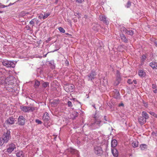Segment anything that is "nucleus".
Listing matches in <instances>:
<instances>
[{"mask_svg": "<svg viewBox=\"0 0 157 157\" xmlns=\"http://www.w3.org/2000/svg\"><path fill=\"white\" fill-rule=\"evenodd\" d=\"M96 75V73L95 71H92L90 74L88 75L89 77L90 78H94L95 76Z\"/></svg>", "mask_w": 157, "mask_h": 157, "instance_id": "obj_22", "label": "nucleus"}, {"mask_svg": "<svg viewBox=\"0 0 157 157\" xmlns=\"http://www.w3.org/2000/svg\"><path fill=\"white\" fill-rule=\"evenodd\" d=\"M3 140L5 143H7L11 138L10 132L9 130H7L6 132L3 135Z\"/></svg>", "mask_w": 157, "mask_h": 157, "instance_id": "obj_3", "label": "nucleus"}, {"mask_svg": "<svg viewBox=\"0 0 157 157\" xmlns=\"http://www.w3.org/2000/svg\"><path fill=\"white\" fill-rule=\"evenodd\" d=\"M57 50H55L54 51H57Z\"/></svg>", "mask_w": 157, "mask_h": 157, "instance_id": "obj_59", "label": "nucleus"}, {"mask_svg": "<svg viewBox=\"0 0 157 157\" xmlns=\"http://www.w3.org/2000/svg\"><path fill=\"white\" fill-rule=\"evenodd\" d=\"M94 106V107L95 109V106H94H94Z\"/></svg>", "mask_w": 157, "mask_h": 157, "instance_id": "obj_55", "label": "nucleus"}, {"mask_svg": "<svg viewBox=\"0 0 157 157\" xmlns=\"http://www.w3.org/2000/svg\"><path fill=\"white\" fill-rule=\"evenodd\" d=\"M49 117L48 116V114L47 113H45L42 117V119L45 121H49Z\"/></svg>", "mask_w": 157, "mask_h": 157, "instance_id": "obj_15", "label": "nucleus"}, {"mask_svg": "<svg viewBox=\"0 0 157 157\" xmlns=\"http://www.w3.org/2000/svg\"><path fill=\"white\" fill-rule=\"evenodd\" d=\"M146 58V56L144 55H142L141 57V61L142 62H144Z\"/></svg>", "mask_w": 157, "mask_h": 157, "instance_id": "obj_35", "label": "nucleus"}, {"mask_svg": "<svg viewBox=\"0 0 157 157\" xmlns=\"http://www.w3.org/2000/svg\"><path fill=\"white\" fill-rule=\"evenodd\" d=\"M147 106V104H146L145 105V106Z\"/></svg>", "mask_w": 157, "mask_h": 157, "instance_id": "obj_53", "label": "nucleus"}, {"mask_svg": "<svg viewBox=\"0 0 157 157\" xmlns=\"http://www.w3.org/2000/svg\"><path fill=\"white\" fill-rule=\"evenodd\" d=\"M21 110L24 112H29V106H24L21 107Z\"/></svg>", "mask_w": 157, "mask_h": 157, "instance_id": "obj_19", "label": "nucleus"}, {"mask_svg": "<svg viewBox=\"0 0 157 157\" xmlns=\"http://www.w3.org/2000/svg\"><path fill=\"white\" fill-rule=\"evenodd\" d=\"M6 71L4 68H0V78H3L5 75Z\"/></svg>", "mask_w": 157, "mask_h": 157, "instance_id": "obj_13", "label": "nucleus"}, {"mask_svg": "<svg viewBox=\"0 0 157 157\" xmlns=\"http://www.w3.org/2000/svg\"><path fill=\"white\" fill-rule=\"evenodd\" d=\"M50 14L49 13L45 14L43 17V19H45L46 18H47L49 15Z\"/></svg>", "mask_w": 157, "mask_h": 157, "instance_id": "obj_31", "label": "nucleus"}, {"mask_svg": "<svg viewBox=\"0 0 157 157\" xmlns=\"http://www.w3.org/2000/svg\"><path fill=\"white\" fill-rule=\"evenodd\" d=\"M133 82L135 84H136L137 81L136 80H134L133 81Z\"/></svg>", "mask_w": 157, "mask_h": 157, "instance_id": "obj_49", "label": "nucleus"}, {"mask_svg": "<svg viewBox=\"0 0 157 157\" xmlns=\"http://www.w3.org/2000/svg\"><path fill=\"white\" fill-rule=\"evenodd\" d=\"M7 6H5L4 5H1L0 7L3 8L5 7H7Z\"/></svg>", "mask_w": 157, "mask_h": 157, "instance_id": "obj_48", "label": "nucleus"}, {"mask_svg": "<svg viewBox=\"0 0 157 157\" xmlns=\"http://www.w3.org/2000/svg\"><path fill=\"white\" fill-rule=\"evenodd\" d=\"M138 75L140 77L143 78L146 76V73L145 71L142 70H140L139 71Z\"/></svg>", "mask_w": 157, "mask_h": 157, "instance_id": "obj_14", "label": "nucleus"}, {"mask_svg": "<svg viewBox=\"0 0 157 157\" xmlns=\"http://www.w3.org/2000/svg\"><path fill=\"white\" fill-rule=\"evenodd\" d=\"M138 121L140 124L143 125L146 122V120L144 117L140 116L138 117Z\"/></svg>", "mask_w": 157, "mask_h": 157, "instance_id": "obj_10", "label": "nucleus"}, {"mask_svg": "<svg viewBox=\"0 0 157 157\" xmlns=\"http://www.w3.org/2000/svg\"><path fill=\"white\" fill-rule=\"evenodd\" d=\"M40 84V82L37 81L36 80L35 82V88H36V86L38 87Z\"/></svg>", "mask_w": 157, "mask_h": 157, "instance_id": "obj_30", "label": "nucleus"}, {"mask_svg": "<svg viewBox=\"0 0 157 157\" xmlns=\"http://www.w3.org/2000/svg\"><path fill=\"white\" fill-rule=\"evenodd\" d=\"M119 84V83H117L116 85H118V84Z\"/></svg>", "mask_w": 157, "mask_h": 157, "instance_id": "obj_57", "label": "nucleus"}, {"mask_svg": "<svg viewBox=\"0 0 157 157\" xmlns=\"http://www.w3.org/2000/svg\"><path fill=\"white\" fill-rule=\"evenodd\" d=\"M153 92L155 93H157V89H155V90H153Z\"/></svg>", "mask_w": 157, "mask_h": 157, "instance_id": "obj_47", "label": "nucleus"}, {"mask_svg": "<svg viewBox=\"0 0 157 157\" xmlns=\"http://www.w3.org/2000/svg\"><path fill=\"white\" fill-rule=\"evenodd\" d=\"M63 87L65 90L67 92H71L74 90L75 86L72 84H64Z\"/></svg>", "mask_w": 157, "mask_h": 157, "instance_id": "obj_4", "label": "nucleus"}, {"mask_svg": "<svg viewBox=\"0 0 157 157\" xmlns=\"http://www.w3.org/2000/svg\"><path fill=\"white\" fill-rule=\"evenodd\" d=\"M131 2L129 1H128L127 2V4H126V5H125V6L127 8H128L130 7V6H131Z\"/></svg>", "mask_w": 157, "mask_h": 157, "instance_id": "obj_29", "label": "nucleus"}, {"mask_svg": "<svg viewBox=\"0 0 157 157\" xmlns=\"http://www.w3.org/2000/svg\"><path fill=\"white\" fill-rule=\"evenodd\" d=\"M43 15H40L38 16V18L40 19H41L42 18H43Z\"/></svg>", "mask_w": 157, "mask_h": 157, "instance_id": "obj_45", "label": "nucleus"}, {"mask_svg": "<svg viewBox=\"0 0 157 157\" xmlns=\"http://www.w3.org/2000/svg\"><path fill=\"white\" fill-rule=\"evenodd\" d=\"M48 84H49V83L48 82H45L43 84V86L45 88L48 85Z\"/></svg>", "mask_w": 157, "mask_h": 157, "instance_id": "obj_33", "label": "nucleus"}, {"mask_svg": "<svg viewBox=\"0 0 157 157\" xmlns=\"http://www.w3.org/2000/svg\"><path fill=\"white\" fill-rule=\"evenodd\" d=\"M112 94L114 97L116 98H118L119 97L120 94L117 90L114 89L113 91Z\"/></svg>", "mask_w": 157, "mask_h": 157, "instance_id": "obj_12", "label": "nucleus"}, {"mask_svg": "<svg viewBox=\"0 0 157 157\" xmlns=\"http://www.w3.org/2000/svg\"><path fill=\"white\" fill-rule=\"evenodd\" d=\"M155 45L157 47V41H155Z\"/></svg>", "mask_w": 157, "mask_h": 157, "instance_id": "obj_50", "label": "nucleus"}, {"mask_svg": "<svg viewBox=\"0 0 157 157\" xmlns=\"http://www.w3.org/2000/svg\"><path fill=\"white\" fill-rule=\"evenodd\" d=\"M49 63L51 64L52 65V68L54 67V63L53 62H49Z\"/></svg>", "mask_w": 157, "mask_h": 157, "instance_id": "obj_44", "label": "nucleus"}, {"mask_svg": "<svg viewBox=\"0 0 157 157\" xmlns=\"http://www.w3.org/2000/svg\"><path fill=\"white\" fill-rule=\"evenodd\" d=\"M16 148V147L15 144L13 143H11L8 145V147L7 149V151L10 153L14 151Z\"/></svg>", "mask_w": 157, "mask_h": 157, "instance_id": "obj_5", "label": "nucleus"}, {"mask_svg": "<svg viewBox=\"0 0 157 157\" xmlns=\"http://www.w3.org/2000/svg\"><path fill=\"white\" fill-rule=\"evenodd\" d=\"M36 24H38V22H37V21H36Z\"/></svg>", "mask_w": 157, "mask_h": 157, "instance_id": "obj_56", "label": "nucleus"}, {"mask_svg": "<svg viewBox=\"0 0 157 157\" xmlns=\"http://www.w3.org/2000/svg\"><path fill=\"white\" fill-rule=\"evenodd\" d=\"M58 29L60 32L63 33H65V30L62 27H59Z\"/></svg>", "mask_w": 157, "mask_h": 157, "instance_id": "obj_28", "label": "nucleus"}, {"mask_svg": "<svg viewBox=\"0 0 157 157\" xmlns=\"http://www.w3.org/2000/svg\"><path fill=\"white\" fill-rule=\"evenodd\" d=\"M156 118H157V114H156Z\"/></svg>", "mask_w": 157, "mask_h": 157, "instance_id": "obj_54", "label": "nucleus"}, {"mask_svg": "<svg viewBox=\"0 0 157 157\" xmlns=\"http://www.w3.org/2000/svg\"><path fill=\"white\" fill-rule=\"evenodd\" d=\"M67 104H68V106L69 107H71L72 106V103L71 101H68Z\"/></svg>", "mask_w": 157, "mask_h": 157, "instance_id": "obj_36", "label": "nucleus"}, {"mask_svg": "<svg viewBox=\"0 0 157 157\" xmlns=\"http://www.w3.org/2000/svg\"><path fill=\"white\" fill-rule=\"evenodd\" d=\"M94 151L97 155L99 156L101 155L103 152L101 147L98 146H96L94 147Z\"/></svg>", "mask_w": 157, "mask_h": 157, "instance_id": "obj_6", "label": "nucleus"}, {"mask_svg": "<svg viewBox=\"0 0 157 157\" xmlns=\"http://www.w3.org/2000/svg\"><path fill=\"white\" fill-rule=\"evenodd\" d=\"M122 31L124 32L125 33H126V32H127V29H126L125 27H123L122 28Z\"/></svg>", "mask_w": 157, "mask_h": 157, "instance_id": "obj_42", "label": "nucleus"}, {"mask_svg": "<svg viewBox=\"0 0 157 157\" xmlns=\"http://www.w3.org/2000/svg\"><path fill=\"white\" fill-rule=\"evenodd\" d=\"M117 141L115 140H112L111 142V146L112 148H115V147L117 146Z\"/></svg>", "mask_w": 157, "mask_h": 157, "instance_id": "obj_18", "label": "nucleus"}, {"mask_svg": "<svg viewBox=\"0 0 157 157\" xmlns=\"http://www.w3.org/2000/svg\"><path fill=\"white\" fill-rule=\"evenodd\" d=\"M13 4H12L11 3H10L9 4V5H8V6H10L12 5Z\"/></svg>", "mask_w": 157, "mask_h": 157, "instance_id": "obj_52", "label": "nucleus"}, {"mask_svg": "<svg viewBox=\"0 0 157 157\" xmlns=\"http://www.w3.org/2000/svg\"><path fill=\"white\" fill-rule=\"evenodd\" d=\"M15 121V119L13 117H10L7 119L5 122V123L6 124L11 125L14 124Z\"/></svg>", "mask_w": 157, "mask_h": 157, "instance_id": "obj_7", "label": "nucleus"}, {"mask_svg": "<svg viewBox=\"0 0 157 157\" xmlns=\"http://www.w3.org/2000/svg\"><path fill=\"white\" fill-rule=\"evenodd\" d=\"M111 151L113 156L115 157H117L118 155V151L115 148H112Z\"/></svg>", "mask_w": 157, "mask_h": 157, "instance_id": "obj_17", "label": "nucleus"}, {"mask_svg": "<svg viewBox=\"0 0 157 157\" xmlns=\"http://www.w3.org/2000/svg\"><path fill=\"white\" fill-rule=\"evenodd\" d=\"M48 53H47L45 55H44V56H43V57H46V56H47V54H48Z\"/></svg>", "mask_w": 157, "mask_h": 157, "instance_id": "obj_51", "label": "nucleus"}, {"mask_svg": "<svg viewBox=\"0 0 157 157\" xmlns=\"http://www.w3.org/2000/svg\"><path fill=\"white\" fill-rule=\"evenodd\" d=\"M35 110V108L33 107H29V111H33L34 110Z\"/></svg>", "mask_w": 157, "mask_h": 157, "instance_id": "obj_39", "label": "nucleus"}, {"mask_svg": "<svg viewBox=\"0 0 157 157\" xmlns=\"http://www.w3.org/2000/svg\"><path fill=\"white\" fill-rule=\"evenodd\" d=\"M2 63L3 65L7 67L14 68L15 67V64L12 61L5 60H4Z\"/></svg>", "mask_w": 157, "mask_h": 157, "instance_id": "obj_2", "label": "nucleus"}, {"mask_svg": "<svg viewBox=\"0 0 157 157\" xmlns=\"http://www.w3.org/2000/svg\"><path fill=\"white\" fill-rule=\"evenodd\" d=\"M140 147L142 150H144L147 148V145L145 144H142L140 145Z\"/></svg>", "mask_w": 157, "mask_h": 157, "instance_id": "obj_25", "label": "nucleus"}, {"mask_svg": "<svg viewBox=\"0 0 157 157\" xmlns=\"http://www.w3.org/2000/svg\"><path fill=\"white\" fill-rule=\"evenodd\" d=\"M119 106H124V104H123V103H121L119 105Z\"/></svg>", "mask_w": 157, "mask_h": 157, "instance_id": "obj_46", "label": "nucleus"}, {"mask_svg": "<svg viewBox=\"0 0 157 157\" xmlns=\"http://www.w3.org/2000/svg\"><path fill=\"white\" fill-rule=\"evenodd\" d=\"M139 142L137 141H134L132 143V145L133 147L135 148L138 146Z\"/></svg>", "mask_w": 157, "mask_h": 157, "instance_id": "obj_27", "label": "nucleus"}, {"mask_svg": "<svg viewBox=\"0 0 157 157\" xmlns=\"http://www.w3.org/2000/svg\"><path fill=\"white\" fill-rule=\"evenodd\" d=\"M95 121L94 122L92 123L91 124V126L93 127V128L95 129L98 128L99 127L100 124L101 122V117H97V114L96 113L94 117Z\"/></svg>", "mask_w": 157, "mask_h": 157, "instance_id": "obj_1", "label": "nucleus"}, {"mask_svg": "<svg viewBox=\"0 0 157 157\" xmlns=\"http://www.w3.org/2000/svg\"><path fill=\"white\" fill-rule=\"evenodd\" d=\"M36 122L38 124H41L42 122L41 121L39 120H36Z\"/></svg>", "mask_w": 157, "mask_h": 157, "instance_id": "obj_40", "label": "nucleus"}, {"mask_svg": "<svg viewBox=\"0 0 157 157\" xmlns=\"http://www.w3.org/2000/svg\"><path fill=\"white\" fill-rule=\"evenodd\" d=\"M99 19L100 21H103L104 23L106 25H107V18L105 16L103 15H100Z\"/></svg>", "mask_w": 157, "mask_h": 157, "instance_id": "obj_9", "label": "nucleus"}, {"mask_svg": "<svg viewBox=\"0 0 157 157\" xmlns=\"http://www.w3.org/2000/svg\"><path fill=\"white\" fill-rule=\"evenodd\" d=\"M142 115L143 117H144V118H145V120L148 119L149 117L147 113L145 111H143L142 113Z\"/></svg>", "mask_w": 157, "mask_h": 157, "instance_id": "obj_21", "label": "nucleus"}, {"mask_svg": "<svg viewBox=\"0 0 157 157\" xmlns=\"http://www.w3.org/2000/svg\"><path fill=\"white\" fill-rule=\"evenodd\" d=\"M121 39V40L125 43H128V40L125 36L123 33L120 34V35Z\"/></svg>", "mask_w": 157, "mask_h": 157, "instance_id": "obj_11", "label": "nucleus"}, {"mask_svg": "<svg viewBox=\"0 0 157 157\" xmlns=\"http://www.w3.org/2000/svg\"><path fill=\"white\" fill-rule=\"evenodd\" d=\"M152 88L153 89H155L156 88V86L155 84H152Z\"/></svg>", "mask_w": 157, "mask_h": 157, "instance_id": "obj_43", "label": "nucleus"}, {"mask_svg": "<svg viewBox=\"0 0 157 157\" xmlns=\"http://www.w3.org/2000/svg\"><path fill=\"white\" fill-rule=\"evenodd\" d=\"M37 21V19L34 18L31 20V21H30L29 24L32 25L33 26L34 25V23Z\"/></svg>", "mask_w": 157, "mask_h": 157, "instance_id": "obj_26", "label": "nucleus"}, {"mask_svg": "<svg viewBox=\"0 0 157 157\" xmlns=\"http://www.w3.org/2000/svg\"><path fill=\"white\" fill-rule=\"evenodd\" d=\"M149 65L154 69H157V63L155 62H151L150 63Z\"/></svg>", "mask_w": 157, "mask_h": 157, "instance_id": "obj_16", "label": "nucleus"}, {"mask_svg": "<svg viewBox=\"0 0 157 157\" xmlns=\"http://www.w3.org/2000/svg\"><path fill=\"white\" fill-rule=\"evenodd\" d=\"M113 109H112V110H113Z\"/></svg>", "mask_w": 157, "mask_h": 157, "instance_id": "obj_60", "label": "nucleus"}, {"mask_svg": "<svg viewBox=\"0 0 157 157\" xmlns=\"http://www.w3.org/2000/svg\"><path fill=\"white\" fill-rule=\"evenodd\" d=\"M25 120L24 117L22 116H20L18 118V122L19 124L21 125H24L25 123Z\"/></svg>", "mask_w": 157, "mask_h": 157, "instance_id": "obj_8", "label": "nucleus"}, {"mask_svg": "<svg viewBox=\"0 0 157 157\" xmlns=\"http://www.w3.org/2000/svg\"><path fill=\"white\" fill-rule=\"evenodd\" d=\"M117 76L118 78H120V73L118 71H117Z\"/></svg>", "mask_w": 157, "mask_h": 157, "instance_id": "obj_41", "label": "nucleus"}, {"mask_svg": "<svg viewBox=\"0 0 157 157\" xmlns=\"http://www.w3.org/2000/svg\"><path fill=\"white\" fill-rule=\"evenodd\" d=\"M109 107L110 108H114V104L113 103H109Z\"/></svg>", "mask_w": 157, "mask_h": 157, "instance_id": "obj_37", "label": "nucleus"}, {"mask_svg": "<svg viewBox=\"0 0 157 157\" xmlns=\"http://www.w3.org/2000/svg\"><path fill=\"white\" fill-rule=\"evenodd\" d=\"M78 116V113L77 112L74 111L72 112L71 114V117L72 119H75Z\"/></svg>", "mask_w": 157, "mask_h": 157, "instance_id": "obj_20", "label": "nucleus"}, {"mask_svg": "<svg viewBox=\"0 0 157 157\" xmlns=\"http://www.w3.org/2000/svg\"><path fill=\"white\" fill-rule=\"evenodd\" d=\"M16 155L17 157H23L24 155L23 151H19L17 153Z\"/></svg>", "mask_w": 157, "mask_h": 157, "instance_id": "obj_23", "label": "nucleus"}, {"mask_svg": "<svg viewBox=\"0 0 157 157\" xmlns=\"http://www.w3.org/2000/svg\"><path fill=\"white\" fill-rule=\"evenodd\" d=\"M126 33L132 36L134 34V31L132 30H128L127 32H126Z\"/></svg>", "mask_w": 157, "mask_h": 157, "instance_id": "obj_24", "label": "nucleus"}, {"mask_svg": "<svg viewBox=\"0 0 157 157\" xmlns=\"http://www.w3.org/2000/svg\"><path fill=\"white\" fill-rule=\"evenodd\" d=\"M2 13V12L1 11H0V13Z\"/></svg>", "mask_w": 157, "mask_h": 157, "instance_id": "obj_58", "label": "nucleus"}, {"mask_svg": "<svg viewBox=\"0 0 157 157\" xmlns=\"http://www.w3.org/2000/svg\"><path fill=\"white\" fill-rule=\"evenodd\" d=\"M4 144L3 138H0V147L2 146Z\"/></svg>", "mask_w": 157, "mask_h": 157, "instance_id": "obj_32", "label": "nucleus"}, {"mask_svg": "<svg viewBox=\"0 0 157 157\" xmlns=\"http://www.w3.org/2000/svg\"><path fill=\"white\" fill-rule=\"evenodd\" d=\"M149 113L151 115L156 118V114L153 112H150Z\"/></svg>", "mask_w": 157, "mask_h": 157, "instance_id": "obj_34", "label": "nucleus"}, {"mask_svg": "<svg viewBox=\"0 0 157 157\" xmlns=\"http://www.w3.org/2000/svg\"><path fill=\"white\" fill-rule=\"evenodd\" d=\"M127 82L129 84H132L133 82L132 81V79H128L127 81Z\"/></svg>", "mask_w": 157, "mask_h": 157, "instance_id": "obj_38", "label": "nucleus"}]
</instances>
